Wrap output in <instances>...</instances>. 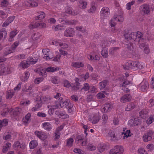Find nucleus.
Instances as JSON below:
<instances>
[{"label":"nucleus","mask_w":154,"mask_h":154,"mask_svg":"<svg viewBox=\"0 0 154 154\" xmlns=\"http://www.w3.org/2000/svg\"><path fill=\"white\" fill-rule=\"evenodd\" d=\"M125 33L124 36L125 39L127 40H132V42H137L139 43L140 42H143L145 39L143 37L142 33L140 32H132L130 33L126 30H125Z\"/></svg>","instance_id":"f257e3e1"},{"label":"nucleus","mask_w":154,"mask_h":154,"mask_svg":"<svg viewBox=\"0 0 154 154\" xmlns=\"http://www.w3.org/2000/svg\"><path fill=\"white\" fill-rule=\"evenodd\" d=\"M136 61H129L127 62L125 66H123L124 69L131 70V69H136Z\"/></svg>","instance_id":"f03ea898"},{"label":"nucleus","mask_w":154,"mask_h":154,"mask_svg":"<svg viewBox=\"0 0 154 154\" xmlns=\"http://www.w3.org/2000/svg\"><path fill=\"white\" fill-rule=\"evenodd\" d=\"M140 9L146 15H148L150 13L149 6L147 4H144L141 5L140 8Z\"/></svg>","instance_id":"7ed1b4c3"},{"label":"nucleus","mask_w":154,"mask_h":154,"mask_svg":"<svg viewBox=\"0 0 154 154\" xmlns=\"http://www.w3.org/2000/svg\"><path fill=\"white\" fill-rule=\"evenodd\" d=\"M106 42L104 41H102L101 43V46L102 47L103 49L101 51L102 55L105 58H107L108 56L107 49L105 47Z\"/></svg>","instance_id":"20e7f679"},{"label":"nucleus","mask_w":154,"mask_h":154,"mask_svg":"<svg viewBox=\"0 0 154 154\" xmlns=\"http://www.w3.org/2000/svg\"><path fill=\"white\" fill-rule=\"evenodd\" d=\"M153 132L149 130L143 136V138L144 142H147L150 140L152 139V135L153 134Z\"/></svg>","instance_id":"39448f33"},{"label":"nucleus","mask_w":154,"mask_h":154,"mask_svg":"<svg viewBox=\"0 0 154 154\" xmlns=\"http://www.w3.org/2000/svg\"><path fill=\"white\" fill-rule=\"evenodd\" d=\"M34 133L38 137L42 140L46 139L48 137L47 135L45 133L42 131H36Z\"/></svg>","instance_id":"423d86ee"},{"label":"nucleus","mask_w":154,"mask_h":154,"mask_svg":"<svg viewBox=\"0 0 154 154\" xmlns=\"http://www.w3.org/2000/svg\"><path fill=\"white\" fill-rule=\"evenodd\" d=\"M75 33L74 29L71 28H68L66 29L64 32V35L66 37H72Z\"/></svg>","instance_id":"0eeeda50"},{"label":"nucleus","mask_w":154,"mask_h":154,"mask_svg":"<svg viewBox=\"0 0 154 154\" xmlns=\"http://www.w3.org/2000/svg\"><path fill=\"white\" fill-rule=\"evenodd\" d=\"M100 13L103 17H107L109 14V10L108 7H104L102 8Z\"/></svg>","instance_id":"6e6552de"},{"label":"nucleus","mask_w":154,"mask_h":154,"mask_svg":"<svg viewBox=\"0 0 154 154\" xmlns=\"http://www.w3.org/2000/svg\"><path fill=\"white\" fill-rule=\"evenodd\" d=\"M25 147L26 146L24 143H22L20 144L18 141L14 143L13 145L14 148L15 150L19 149H24Z\"/></svg>","instance_id":"1a4fd4ad"},{"label":"nucleus","mask_w":154,"mask_h":154,"mask_svg":"<svg viewBox=\"0 0 154 154\" xmlns=\"http://www.w3.org/2000/svg\"><path fill=\"white\" fill-rule=\"evenodd\" d=\"M60 105L62 108H65L69 105V100H63L62 98H60Z\"/></svg>","instance_id":"9d476101"},{"label":"nucleus","mask_w":154,"mask_h":154,"mask_svg":"<svg viewBox=\"0 0 154 154\" xmlns=\"http://www.w3.org/2000/svg\"><path fill=\"white\" fill-rule=\"evenodd\" d=\"M29 26L30 29H32L38 27L40 28L45 27L46 26V24L43 23H37L34 24H30Z\"/></svg>","instance_id":"9b49d317"},{"label":"nucleus","mask_w":154,"mask_h":154,"mask_svg":"<svg viewBox=\"0 0 154 154\" xmlns=\"http://www.w3.org/2000/svg\"><path fill=\"white\" fill-rule=\"evenodd\" d=\"M55 114L58 116L59 118H61L62 119H66L69 117V116L68 115L66 114L65 112L64 111H61L60 110L55 111Z\"/></svg>","instance_id":"f8f14e48"},{"label":"nucleus","mask_w":154,"mask_h":154,"mask_svg":"<svg viewBox=\"0 0 154 154\" xmlns=\"http://www.w3.org/2000/svg\"><path fill=\"white\" fill-rule=\"evenodd\" d=\"M141 85V90L143 91H147L149 85L148 82L145 79H143L142 82L140 83Z\"/></svg>","instance_id":"ddd939ff"},{"label":"nucleus","mask_w":154,"mask_h":154,"mask_svg":"<svg viewBox=\"0 0 154 154\" xmlns=\"http://www.w3.org/2000/svg\"><path fill=\"white\" fill-rule=\"evenodd\" d=\"M131 99V96L128 94H126L122 97L120 99V101L122 102L125 103L128 101H130Z\"/></svg>","instance_id":"4468645a"},{"label":"nucleus","mask_w":154,"mask_h":154,"mask_svg":"<svg viewBox=\"0 0 154 154\" xmlns=\"http://www.w3.org/2000/svg\"><path fill=\"white\" fill-rule=\"evenodd\" d=\"M8 68L7 67H5L4 64H2L0 65V75H2L4 73H8Z\"/></svg>","instance_id":"2eb2a0df"},{"label":"nucleus","mask_w":154,"mask_h":154,"mask_svg":"<svg viewBox=\"0 0 154 154\" xmlns=\"http://www.w3.org/2000/svg\"><path fill=\"white\" fill-rule=\"evenodd\" d=\"M63 128V125H60L59 127L56 129V131L55 132V139H57L60 137V133L59 132L61 131Z\"/></svg>","instance_id":"dca6fc26"},{"label":"nucleus","mask_w":154,"mask_h":154,"mask_svg":"<svg viewBox=\"0 0 154 154\" xmlns=\"http://www.w3.org/2000/svg\"><path fill=\"white\" fill-rule=\"evenodd\" d=\"M42 126L46 131H51L52 128V126L49 123L45 122L42 124Z\"/></svg>","instance_id":"f3484780"},{"label":"nucleus","mask_w":154,"mask_h":154,"mask_svg":"<svg viewBox=\"0 0 154 154\" xmlns=\"http://www.w3.org/2000/svg\"><path fill=\"white\" fill-rule=\"evenodd\" d=\"M117 154H122L124 151L123 147L121 146L116 145L114 147Z\"/></svg>","instance_id":"a211bd4d"},{"label":"nucleus","mask_w":154,"mask_h":154,"mask_svg":"<svg viewBox=\"0 0 154 154\" xmlns=\"http://www.w3.org/2000/svg\"><path fill=\"white\" fill-rule=\"evenodd\" d=\"M51 98L49 96H43L40 98V100L43 103L48 104L50 102Z\"/></svg>","instance_id":"6ab92c4d"},{"label":"nucleus","mask_w":154,"mask_h":154,"mask_svg":"<svg viewBox=\"0 0 154 154\" xmlns=\"http://www.w3.org/2000/svg\"><path fill=\"white\" fill-rule=\"evenodd\" d=\"M132 82L126 80H123L120 84L119 86L122 88L124 87H128L129 85L132 84Z\"/></svg>","instance_id":"aec40b11"},{"label":"nucleus","mask_w":154,"mask_h":154,"mask_svg":"<svg viewBox=\"0 0 154 154\" xmlns=\"http://www.w3.org/2000/svg\"><path fill=\"white\" fill-rule=\"evenodd\" d=\"M20 67L23 69L28 68L30 64L27 60L26 61H23L21 62L20 64Z\"/></svg>","instance_id":"412c9836"},{"label":"nucleus","mask_w":154,"mask_h":154,"mask_svg":"<svg viewBox=\"0 0 154 154\" xmlns=\"http://www.w3.org/2000/svg\"><path fill=\"white\" fill-rule=\"evenodd\" d=\"M72 66L76 68H79L81 67H83L84 66V64L81 62H73L72 63Z\"/></svg>","instance_id":"4be33fe9"},{"label":"nucleus","mask_w":154,"mask_h":154,"mask_svg":"<svg viewBox=\"0 0 154 154\" xmlns=\"http://www.w3.org/2000/svg\"><path fill=\"white\" fill-rule=\"evenodd\" d=\"M48 49H44L42 50V52L45 55H46L43 57V58L45 59H52L53 57H51L48 54Z\"/></svg>","instance_id":"5701e85b"},{"label":"nucleus","mask_w":154,"mask_h":154,"mask_svg":"<svg viewBox=\"0 0 154 154\" xmlns=\"http://www.w3.org/2000/svg\"><path fill=\"white\" fill-rule=\"evenodd\" d=\"M111 108V106L109 103L105 104L103 107H102L101 110L102 112H107Z\"/></svg>","instance_id":"b1692460"},{"label":"nucleus","mask_w":154,"mask_h":154,"mask_svg":"<svg viewBox=\"0 0 154 154\" xmlns=\"http://www.w3.org/2000/svg\"><path fill=\"white\" fill-rule=\"evenodd\" d=\"M135 107V105L134 103H130L128 104L127 107L125 108V110L126 111H130L134 109Z\"/></svg>","instance_id":"393cba45"},{"label":"nucleus","mask_w":154,"mask_h":154,"mask_svg":"<svg viewBox=\"0 0 154 154\" xmlns=\"http://www.w3.org/2000/svg\"><path fill=\"white\" fill-rule=\"evenodd\" d=\"M7 36V32L5 29H3L0 30V40L2 38H3L5 39Z\"/></svg>","instance_id":"a878e982"},{"label":"nucleus","mask_w":154,"mask_h":154,"mask_svg":"<svg viewBox=\"0 0 154 154\" xmlns=\"http://www.w3.org/2000/svg\"><path fill=\"white\" fill-rule=\"evenodd\" d=\"M148 112L146 109H143L139 112V116L141 118L144 119L146 117Z\"/></svg>","instance_id":"bb28decb"},{"label":"nucleus","mask_w":154,"mask_h":154,"mask_svg":"<svg viewBox=\"0 0 154 154\" xmlns=\"http://www.w3.org/2000/svg\"><path fill=\"white\" fill-rule=\"evenodd\" d=\"M21 109L20 108H17L14 110L12 114L14 117L18 116H19L21 113Z\"/></svg>","instance_id":"cd10ccee"},{"label":"nucleus","mask_w":154,"mask_h":154,"mask_svg":"<svg viewBox=\"0 0 154 154\" xmlns=\"http://www.w3.org/2000/svg\"><path fill=\"white\" fill-rule=\"evenodd\" d=\"M65 22L67 25H71L75 24L77 23V21L75 20H66Z\"/></svg>","instance_id":"c85d7f7f"},{"label":"nucleus","mask_w":154,"mask_h":154,"mask_svg":"<svg viewBox=\"0 0 154 154\" xmlns=\"http://www.w3.org/2000/svg\"><path fill=\"white\" fill-rule=\"evenodd\" d=\"M11 146V143H8L5 144L3 146L2 151L3 152H5L10 149Z\"/></svg>","instance_id":"c756f323"},{"label":"nucleus","mask_w":154,"mask_h":154,"mask_svg":"<svg viewBox=\"0 0 154 154\" xmlns=\"http://www.w3.org/2000/svg\"><path fill=\"white\" fill-rule=\"evenodd\" d=\"M13 52L10 47H7L5 48L4 50V55L6 56L8 54Z\"/></svg>","instance_id":"7c9ffc66"},{"label":"nucleus","mask_w":154,"mask_h":154,"mask_svg":"<svg viewBox=\"0 0 154 154\" xmlns=\"http://www.w3.org/2000/svg\"><path fill=\"white\" fill-rule=\"evenodd\" d=\"M83 140L84 138L82 135H78L76 137L75 143L76 144H78L79 143V141H81Z\"/></svg>","instance_id":"2f4dec72"},{"label":"nucleus","mask_w":154,"mask_h":154,"mask_svg":"<svg viewBox=\"0 0 154 154\" xmlns=\"http://www.w3.org/2000/svg\"><path fill=\"white\" fill-rule=\"evenodd\" d=\"M17 32V31H11L9 35V38L8 41L9 42H11L13 40V38L16 35Z\"/></svg>","instance_id":"473e14b6"},{"label":"nucleus","mask_w":154,"mask_h":154,"mask_svg":"<svg viewBox=\"0 0 154 154\" xmlns=\"http://www.w3.org/2000/svg\"><path fill=\"white\" fill-rule=\"evenodd\" d=\"M38 145V143L36 140H32L29 143V146L30 149H33Z\"/></svg>","instance_id":"72a5a7b5"},{"label":"nucleus","mask_w":154,"mask_h":154,"mask_svg":"<svg viewBox=\"0 0 154 154\" xmlns=\"http://www.w3.org/2000/svg\"><path fill=\"white\" fill-rule=\"evenodd\" d=\"M79 5L82 9H84L86 8L87 3L86 2L80 0L79 2Z\"/></svg>","instance_id":"f704fd0d"},{"label":"nucleus","mask_w":154,"mask_h":154,"mask_svg":"<svg viewBox=\"0 0 154 154\" xmlns=\"http://www.w3.org/2000/svg\"><path fill=\"white\" fill-rule=\"evenodd\" d=\"M30 65V64H34L37 61L38 59L34 57V59L33 58L30 57L27 59Z\"/></svg>","instance_id":"c9c22d12"},{"label":"nucleus","mask_w":154,"mask_h":154,"mask_svg":"<svg viewBox=\"0 0 154 154\" xmlns=\"http://www.w3.org/2000/svg\"><path fill=\"white\" fill-rule=\"evenodd\" d=\"M108 81L106 80H104L99 83L100 86V89H103L105 88L108 83Z\"/></svg>","instance_id":"e433bc0d"},{"label":"nucleus","mask_w":154,"mask_h":154,"mask_svg":"<svg viewBox=\"0 0 154 154\" xmlns=\"http://www.w3.org/2000/svg\"><path fill=\"white\" fill-rule=\"evenodd\" d=\"M59 70V68L58 67L55 68L54 67H49L46 68V71L48 72H53L55 71L58 70Z\"/></svg>","instance_id":"4c0bfd02"},{"label":"nucleus","mask_w":154,"mask_h":154,"mask_svg":"<svg viewBox=\"0 0 154 154\" xmlns=\"http://www.w3.org/2000/svg\"><path fill=\"white\" fill-rule=\"evenodd\" d=\"M8 121L7 119H5L2 121H0V128L3 126H5L8 125Z\"/></svg>","instance_id":"58836bf2"},{"label":"nucleus","mask_w":154,"mask_h":154,"mask_svg":"<svg viewBox=\"0 0 154 154\" xmlns=\"http://www.w3.org/2000/svg\"><path fill=\"white\" fill-rule=\"evenodd\" d=\"M74 140L73 138H70L68 139L66 141V146L71 147L73 143Z\"/></svg>","instance_id":"ea45409f"},{"label":"nucleus","mask_w":154,"mask_h":154,"mask_svg":"<svg viewBox=\"0 0 154 154\" xmlns=\"http://www.w3.org/2000/svg\"><path fill=\"white\" fill-rule=\"evenodd\" d=\"M105 94H106L105 91H103L98 93L97 94V96L99 99H101L105 97Z\"/></svg>","instance_id":"a19ab883"},{"label":"nucleus","mask_w":154,"mask_h":154,"mask_svg":"<svg viewBox=\"0 0 154 154\" xmlns=\"http://www.w3.org/2000/svg\"><path fill=\"white\" fill-rule=\"evenodd\" d=\"M119 49V48L117 47H114L110 49L109 50V54L113 55L114 53L117 50Z\"/></svg>","instance_id":"79ce46f5"},{"label":"nucleus","mask_w":154,"mask_h":154,"mask_svg":"<svg viewBox=\"0 0 154 154\" xmlns=\"http://www.w3.org/2000/svg\"><path fill=\"white\" fill-rule=\"evenodd\" d=\"M105 146L103 144H100L98 146V149L100 152H103L105 149Z\"/></svg>","instance_id":"37998d69"},{"label":"nucleus","mask_w":154,"mask_h":154,"mask_svg":"<svg viewBox=\"0 0 154 154\" xmlns=\"http://www.w3.org/2000/svg\"><path fill=\"white\" fill-rule=\"evenodd\" d=\"M40 36V33L38 32H35V33L32 35V38L33 40H35L39 38Z\"/></svg>","instance_id":"c03bdc74"},{"label":"nucleus","mask_w":154,"mask_h":154,"mask_svg":"<svg viewBox=\"0 0 154 154\" xmlns=\"http://www.w3.org/2000/svg\"><path fill=\"white\" fill-rule=\"evenodd\" d=\"M40 15H39L38 16H37L35 18V19L37 20H41L43 18H44L45 16V14L43 12H40Z\"/></svg>","instance_id":"a18cd8bd"},{"label":"nucleus","mask_w":154,"mask_h":154,"mask_svg":"<svg viewBox=\"0 0 154 154\" xmlns=\"http://www.w3.org/2000/svg\"><path fill=\"white\" fill-rule=\"evenodd\" d=\"M90 88L89 84L88 83H86L84 84L83 87L82 88V90H84L85 91H87L89 90Z\"/></svg>","instance_id":"49530a36"},{"label":"nucleus","mask_w":154,"mask_h":154,"mask_svg":"<svg viewBox=\"0 0 154 154\" xmlns=\"http://www.w3.org/2000/svg\"><path fill=\"white\" fill-rule=\"evenodd\" d=\"M109 135L111 137V139L112 140L115 141L117 140L116 139L117 137L115 135L113 131L111 132L109 134Z\"/></svg>","instance_id":"de8ad7c7"},{"label":"nucleus","mask_w":154,"mask_h":154,"mask_svg":"<svg viewBox=\"0 0 154 154\" xmlns=\"http://www.w3.org/2000/svg\"><path fill=\"white\" fill-rule=\"evenodd\" d=\"M19 42H16L14 43V44L11 45V47H10L13 52L14 51L16 48L19 45Z\"/></svg>","instance_id":"09e8293b"},{"label":"nucleus","mask_w":154,"mask_h":154,"mask_svg":"<svg viewBox=\"0 0 154 154\" xmlns=\"http://www.w3.org/2000/svg\"><path fill=\"white\" fill-rule=\"evenodd\" d=\"M136 69H142L143 67V66L142 64V63L140 62H136Z\"/></svg>","instance_id":"8fccbe9b"},{"label":"nucleus","mask_w":154,"mask_h":154,"mask_svg":"<svg viewBox=\"0 0 154 154\" xmlns=\"http://www.w3.org/2000/svg\"><path fill=\"white\" fill-rule=\"evenodd\" d=\"M88 148L91 151L94 150L96 149V147L91 144H88Z\"/></svg>","instance_id":"3c124183"},{"label":"nucleus","mask_w":154,"mask_h":154,"mask_svg":"<svg viewBox=\"0 0 154 154\" xmlns=\"http://www.w3.org/2000/svg\"><path fill=\"white\" fill-rule=\"evenodd\" d=\"M31 114L30 113H28L25 117V120L23 121V122L26 125L28 121L29 120V119L31 116Z\"/></svg>","instance_id":"603ef678"},{"label":"nucleus","mask_w":154,"mask_h":154,"mask_svg":"<svg viewBox=\"0 0 154 154\" xmlns=\"http://www.w3.org/2000/svg\"><path fill=\"white\" fill-rule=\"evenodd\" d=\"M141 121L138 118L134 119V126H137L141 124Z\"/></svg>","instance_id":"864d4df0"},{"label":"nucleus","mask_w":154,"mask_h":154,"mask_svg":"<svg viewBox=\"0 0 154 154\" xmlns=\"http://www.w3.org/2000/svg\"><path fill=\"white\" fill-rule=\"evenodd\" d=\"M9 111V109H5L1 112V115L2 116H5L7 113H8Z\"/></svg>","instance_id":"5fc2aeb1"},{"label":"nucleus","mask_w":154,"mask_h":154,"mask_svg":"<svg viewBox=\"0 0 154 154\" xmlns=\"http://www.w3.org/2000/svg\"><path fill=\"white\" fill-rule=\"evenodd\" d=\"M53 28L56 31L61 30L63 28V27L60 25H58L56 26H53Z\"/></svg>","instance_id":"6e6d98bb"},{"label":"nucleus","mask_w":154,"mask_h":154,"mask_svg":"<svg viewBox=\"0 0 154 154\" xmlns=\"http://www.w3.org/2000/svg\"><path fill=\"white\" fill-rule=\"evenodd\" d=\"M100 117L99 116H97L96 117L94 118L93 119V120L92 121V122L93 123L95 124L98 122L99 120L100 119Z\"/></svg>","instance_id":"4d7b16f0"},{"label":"nucleus","mask_w":154,"mask_h":154,"mask_svg":"<svg viewBox=\"0 0 154 154\" xmlns=\"http://www.w3.org/2000/svg\"><path fill=\"white\" fill-rule=\"evenodd\" d=\"M130 130H127L126 131H125V134L124 135V138H125V137L127 138L128 137L130 136H131L130 135Z\"/></svg>","instance_id":"13d9d810"},{"label":"nucleus","mask_w":154,"mask_h":154,"mask_svg":"<svg viewBox=\"0 0 154 154\" xmlns=\"http://www.w3.org/2000/svg\"><path fill=\"white\" fill-rule=\"evenodd\" d=\"M72 9H71L69 7H67L65 9V12L66 13H68L69 14H71L72 15Z\"/></svg>","instance_id":"bf43d9fd"},{"label":"nucleus","mask_w":154,"mask_h":154,"mask_svg":"<svg viewBox=\"0 0 154 154\" xmlns=\"http://www.w3.org/2000/svg\"><path fill=\"white\" fill-rule=\"evenodd\" d=\"M72 9H71L69 7H67L65 9V12L66 13H68L69 14H71L72 15Z\"/></svg>","instance_id":"052dcab7"},{"label":"nucleus","mask_w":154,"mask_h":154,"mask_svg":"<svg viewBox=\"0 0 154 154\" xmlns=\"http://www.w3.org/2000/svg\"><path fill=\"white\" fill-rule=\"evenodd\" d=\"M63 84L65 87L68 88L71 86V85L69 81L67 80H65L63 81Z\"/></svg>","instance_id":"680f3d73"},{"label":"nucleus","mask_w":154,"mask_h":154,"mask_svg":"<svg viewBox=\"0 0 154 154\" xmlns=\"http://www.w3.org/2000/svg\"><path fill=\"white\" fill-rule=\"evenodd\" d=\"M3 139L5 140H9L11 138V135L9 134H8L6 135H4L3 136Z\"/></svg>","instance_id":"e2e57ef3"},{"label":"nucleus","mask_w":154,"mask_h":154,"mask_svg":"<svg viewBox=\"0 0 154 154\" xmlns=\"http://www.w3.org/2000/svg\"><path fill=\"white\" fill-rule=\"evenodd\" d=\"M14 18L15 17L14 16L10 17L6 21L8 23L10 24L14 20Z\"/></svg>","instance_id":"0e129e2a"},{"label":"nucleus","mask_w":154,"mask_h":154,"mask_svg":"<svg viewBox=\"0 0 154 154\" xmlns=\"http://www.w3.org/2000/svg\"><path fill=\"white\" fill-rule=\"evenodd\" d=\"M59 82L58 78L57 77H54L52 78V82L55 84H57Z\"/></svg>","instance_id":"69168bd1"},{"label":"nucleus","mask_w":154,"mask_h":154,"mask_svg":"<svg viewBox=\"0 0 154 154\" xmlns=\"http://www.w3.org/2000/svg\"><path fill=\"white\" fill-rule=\"evenodd\" d=\"M148 104L150 107H152L154 105V100L153 99H151L149 100Z\"/></svg>","instance_id":"338daca9"},{"label":"nucleus","mask_w":154,"mask_h":154,"mask_svg":"<svg viewBox=\"0 0 154 154\" xmlns=\"http://www.w3.org/2000/svg\"><path fill=\"white\" fill-rule=\"evenodd\" d=\"M139 154H147L146 152L143 148H140L138 150Z\"/></svg>","instance_id":"774afa93"}]
</instances>
